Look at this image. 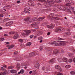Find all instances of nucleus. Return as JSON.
<instances>
[{
  "mask_svg": "<svg viewBox=\"0 0 75 75\" xmlns=\"http://www.w3.org/2000/svg\"><path fill=\"white\" fill-rule=\"evenodd\" d=\"M1 41H4V38H1Z\"/></svg>",
  "mask_w": 75,
  "mask_h": 75,
  "instance_id": "864d4df0",
  "label": "nucleus"
},
{
  "mask_svg": "<svg viewBox=\"0 0 75 75\" xmlns=\"http://www.w3.org/2000/svg\"><path fill=\"white\" fill-rule=\"evenodd\" d=\"M46 70L47 71H48L49 70V67L46 68Z\"/></svg>",
  "mask_w": 75,
  "mask_h": 75,
  "instance_id": "5fc2aeb1",
  "label": "nucleus"
},
{
  "mask_svg": "<svg viewBox=\"0 0 75 75\" xmlns=\"http://www.w3.org/2000/svg\"><path fill=\"white\" fill-rule=\"evenodd\" d=\"M21 71H20V72L18 73V74H21Z\"/></svg>",
  "mask_w": 75,
  "mask_h": 75,
  "instance_id": "0e129e2a",
  "label": "nucleus"
},
{
  "mask_svg": "<svg viewBox=\"0 0 75 75\" xmlns=\"http://www.w3.org/2000/svg\"><path fill=\"white\" fill-rule=\"evenodd\" d=\"M52 50V48H49L48 49V51H51Z\"/></svg>",
  "mask_w": 75,
  "mask_h": 75,
  "instance_id": "de8ad7c7",
  "label": "nucleus"
},
{
  "mask_svg": "<svg viewBox=\"0 0 75 75\" xmlns=\"http://www.w3.org/2000/svg\"><path fill=\"white\" fill-rule=\"evenodd\" d=\"M37 18H38L37 17L35 16L33 17V19H30V18L26 19L25 20V21L27 22V23H28V24H29L30 23H32V22H33V21H35V20H36V19H37Z\"/></svg>",
  "mask_w": 75,
  "mask_h": 75,
  "instance_id": "7ed1b4c3",
  "label": "nucleus"
},
{
  "mask_svg": "<svg viewBox=\"0 0 75 75\" xmlns=\"http://www.w3.org/2000/svg\"><path fill=\"white\" fill-rule=\"evenodd\" d=\"M44 18H45V17H40L38 18V21H42V20H43Z\"/></svg>",
  "mask_w": 75,
  "mask_h": 75,
  "instance_id": "dca6fc26",
  "label": "nucleus"
},
{
  "mask_svg": "<svg viewBox=\"0 0 75 75\" xmlns=\"http://www.w3.org/2000/svg\"><path fill=\"white\" fill-rule=\"evenodd\" d=\"M40 65V64L39 63H36L35 64V66L36 68H39Z\"/></svg>",
  "mask_w": 75,
  "mask_h": 75,
  "instance_id": "aec40b11",
  "label": "nucleus"
},
{
  "mask_svg": "<svg viewBox=\"0 0 75 75\" xmlns=\"http://www.w3.org/2000/svg\"><path fill=\"white\" fill-rule=\"evenodd\" d=\"M24 31L25 32V33H22V35L23 37H26L31 33V31L29 30H24Z\"/></svg>",
  "mask_w": 75,
  "mask_h": 75,
  "instance_id": "20e7f679",
  "label": "nucleus"
},
{
  "mask_svg": "<svg viewBox=\"0 0 75 75\" xmlns=\"http://www.w3.org/2000/svg\"><path fill=\"white\" fill-rule=\"evenodd\" d=\"M72 51H73V52H75V50L74 49H73L72 50Z\"/></svg>",
  "mask_w": 75,
  "mask_h": 75,
  "instance_id": "052dcab7",
  "label": "nucleus"
},
{
  "mask_svg": "<svg viewBox=\"0 0 75 75\" xmlns=\"http://www.w3.org/2000/svg\"><path fill=\"white\" fill-rule=\"evenodd\" d=\"M10 71L11 73H12V74H13L14 73H16V72H17V71L14 69L11 70Z\"/></svg>",
  "mask_w": 75,
  "mask_h": 75,
  "instance_id": "5701e85b",
  "label": "nucleus"
},
{
  "mask_svg": "<svg viewBox=\"0 0 75 75\" xmlns=\"http://www.w3.org/2000/svg\"><path fill=\"white\" fill-rule=\"evenodd\" d=\"M62 30H63V29L62 28H57L55 30V32L57 33L60 31H62Z\"/></svg>",
  "mask_w": 75,
  "mask_h": 75,
  "instance_id": "ddd939ff",
  "label": "nucleus"
},
{
  "mask_svg": "<svg viewBox=\"0 0 75 75\" xmlns=\"http://www.w3.org/2000/svg\"><path fill=\"white\" fill-rule=\"evenodd\" d=\"M33 37H34V35H32L30 36V38H33Z\"/></svg>",
  "mask_w": 75,
  "mask_h": 75,
  "instance_id": "c03bdc74",
  "label": "nucleus"
},
{
  "mask_svg": "<svg viewBox=\"0 0 75 75\" xmlns=\"http://www.w3.org/2000/svg\"><path fill=\"white\" fill-rule=\"evenodd\" d=\"M3 13V11H0V13Z\"/></svg>",
  "mask_w": 75,
  "mask_h": 75,
  "instance_id": "e2e57ef3",
  "label": "nucleus"
},
{
  "mask_svg": "<svg viewBox=\"0 0 75 75\" xmlns=\"http://www.w3.org/2000/svg\"><path fill=\"white\" fill-rule=\"evenodd\" d=\"M69 3H68L67 4H66V6H69V8H70L71 10H73L74 9V8L73 7L69 6V5H70V4H69Z\"/></svg>",
  "mask_w": 75,
  "mask_h": 75,
  "instance_id": "9b49d317",
  "label": "nucleus"
},
{
  "mask_svg": "<svg viewBox=\"0 0 75 75\" xmlns=\"http://www.w3.org/2000/svg\"><path fill=\"white\" fill-rule=\"evenodd\" d=\"M8 8H10V6L9 5L5 6L3 7V10L5 11H6V9H8Z\"/></svg>",
  "mask_w": 75,
  "mask_h": 75,
  "instance_id": "2eb2a0df",
  "label": "nucleus"
},
{
  "mask_svg": "<svg viewBox=\"0 0 75 75\" xmlns=\"http://www.w3.org/2000/svg\"><path fill=\"white\" fill-rule=\"evenodd\" d=\"M36 72V70H34L33 71V73H35Z\"/></svg>",
  "mask_w": 75,
  "mask_h": 75,
  "instance_id": "4d7b16f0",
  "label": "nucleus"
},
{
  "mask_svg": "<svg viewBox=\"0 0 75 75\" xmlns=\"http://www.w3.org/2000/svg\"><path fill=\"white\" fill-rule=\"evenodd\" d=\"M59 52L60 53H63V52H64V51L63 49H62L61 50H60Z\"/></svg>",
  "mask_w": 75,
  "mask_h": 75,
  "instance_id": "2f4dec72",
  "label": "nucleus"
},
{
  "mask_svg": "<svg viewBox=\"0 0 75 75\" xmlns=\"http://www.w3.org/2000/svg\"><path fill=\"white\" fill-rule=\"evenodd\" d=\"M3 28L2 27H0V30H2Z\"/></svg>",
  "mask_w": 75,
  "mask_h": 75,
  "instance_id": "69168bd1",
  "label": "nucleus"
},
{
  "mask_svg": "<svg viewBox=\"0 0 75 75\" xmlns=\"http://www.w3.org/2000/svg\"><path fill=\"white\" fill-rule=\"evenodd\" d=\"M61 0H56V2L57 3H61Z\"/></svg>",
  "mask_w": 75,
  "mask_h": 75,
  "instance_id": "473e14b6",
  "label": "nucleus"
},
{
  "mask_svg": "<svg viewBox=\"0 0 75 75\" xmlns=\"http://www.w3.org/2000/svg\"><path fill=\"white\" fill-rule=\"evenodd\" d=\"M19 36V35H18V34H16L13 37L14 39H17V38H18V37Z\"/></svg>",
  "mask_w": 75,
  "mask_h": 75,
  "instance_id": "412c9836",
  "label": "nucleus"
},
{
  "mask_svg": "<svg viewBox=\"0 0 75 75\" xmlns=\"http://www.w3.org/2000/svg\"><path fill=\"white\" fill-rule=\"evenodd\" d=\"M70 67H71V66L68 65H67L65 66V67L66 68H69Z\"/></svg>",
  "mask_w": 75,
  "mask_h": 75,
  "instance_id": "f704fd0d",
  "label": "nucleus"
},
{
  "mask_svg": "<svg viewBox=\"0 0 75 75\" xmlns=\"http://www.w3.org/2000/svg\"><path fill=\"white\" fill-rule=\"evenodd\" d=\"M2 67H4V68H7V66H6V65H5V64H3L2 65Z\"/></svg>",
  "mask_w": 75,
  "mask_h": 75,
  "instance_id": "79ce46f5",
  "label": "nucleus"
},
{
  "mask_svg": "<svg viewBox=\"0 0 75 75\" xmlns=\"http://www.w3.org/2000/svg\"><path fill=\"white\" fill-rule=\"evenodd\" d=\"M57 60L59 62H61V59H57Z\"/></svg>",
  "mask_w": 75,
  "mask_h": 75,
  "instance_id": "a19ab883",
  "label": "nucleus"
},
{
  "mask_svg": "<svg viewBox=\"0 0 75 75\" xmlns=\"http://www.w3.org/2000/svg\"><path fill=\"white\" fill-rule=\"evenodd\" d=\"M21 74H24V71L23 69H21Z\"/></svg>",
  "mask_w": 75,
  "mask_h": 75,
  "instance_id": "e433bc0d",
  "label": "nucleus"
},
{
  "mask_svg": "<svg viewBox=\"0 0 75 75\" xmlns=\"http://www.w3.org/2000/svg\"><path fill=\"white\" fill-rule=\"evenodd\" d=\"M18 54V52L16 51L14 52V54L15 55H16V54Z\"/></svg>",
  "mask_w": 75,
  "mask_h": 75,
  "instance_id": "8fccbe9b",
  "label": "nucleus"
},
{
  "mask_svg": "<svg viewBox=\"0 0 75 75\" xmlns=\"http://www.w3.org/2000/svg\"><path fill=\"white\" fill-rule=\"evenodd\" d=\"M14 47V45H11L9 46L8 49H10L11 48H13Z\"/></svg>",
  "mask_w": 75,
  "mask_h": 75,
  "instance_id": "bb28decb",
  "label": "nucleus"
},
{
  "mask_svg": "<svg viewBox=\"0 0 75 75\" xmlns=\"http://www.w3.org/2000/svg\"><path fill=\"white\" fill-rule=\"evenodd\" d=\"M20 1H17V3H20Z\"/></svg>",
  "mask_w": 75,
  "mask_h": 75,
  "instance_id": "680f3d73",
  "label": "nucleus"
},
{
  "mask_svg": "<svg viewBox=\"0 0 75 75\" xmlns=\"http://www.w3.org/2000/svg\"><path fill=\"white\" fill-rule=\"evenodd\" d=\"M55 1L52 0H47V2L45 3L44 5L47 7H50L51 6V4H54Z\"/></svg>",
  "mask_w": 75,
  "mask_h": 75,
  "instance_id": "f03ea898",
  "label": "nucleus"
},
{
  "mask_svg": "<svg viewBox=\"0 0 75 75\" xmlns=\"http://www.w3.org/2000/svg\"><path fill=\"white\" fill-rule=\"evenodd\" d=\"M9 33L10 34H14V33L13 32H11Z\"/></svg>",
  "mask_w": 75,
  "mask_h": 75,
  "instance_id": "49530a36",
  "label": "nucleus"
},
{
  "mask_svg": "<svg viewBox=\"0 0 75 75\" xmlns=\"http://www.w3.org/2000/svg\"><path fill=\"white\" fill-rule=\"evenodd\" d=\"M24 12L25 13H28L29 14L30 13V12H29L30 11V7H27L24 8Z\"/></svg>",
  "mask_w": 75,
  "mask_h": 75,
  "instance_id": "39448f33",
  "label": "nucleus"
},
{
  "mask_svg": "<svg viewBox=\"0 0 75 75\" xmlns=\"http://www.w3.org/2000/svg\"><path fill=\"white\" fill-rule=\"evenodd\" d=\"M13 24V21H11L6 23V25L7 27H8L9 26H10V25H11Z\"/></svg>",
  "mask_w": 75,
  "mask_h": 75,
  "instance_id": "6e6552de",
  "label": "nucleus"
},
{
  "mask_svg": "<svg viewBox=\"0 0 75 75\" xmlns=\"http://www.w3.org/2000/svg\"><path fill=\"white\" fill-rule=\"evenodd\" d=\"M70 74L71 75H74L75 74V72L74 71H72L70 72Z\"/></svg>",
  "mask_w": 75,
  "mask_h": 75,
  "instance_id": "72a5a7b5",
  "label": "nucleus"
},
{
  "mask_svg": "<svg viewBox=\"0 0 75 75\" xmlns=\"http://www.w3.org/2000/svg\"><path fill=\"white\" fill-rule=\"evenodd\" d=\"M22 14H24V12H22Z\"/></svg>",
  "mask_w": 75,
  "mask_h": 75,
  "instance_id": "774afa93",
  "label": "nucleus"
},
{
  "mask_svg": "<svg viewBox=\"0 0 75 75\" xmlns=\"http://www.w3.org/2000/svg\"><path fill=\"white\" fill-rule=\"evenodd\" d=\"M55 27V24H51V26L50 25H47V28H53L54 27Z\"/></svg>",
  "mask_w": 75,
  "mask_h": 75,
  "instance_id": "f8f14e48",
  "label": "nucleus"
},
{
  "mask_svg": "<svg viewBox=\"0 0 75 75\" xmlns=\"http://www.w3.org/2000/svg\"><path fill=\"white\" fill-rule=\"evenodd\" d=\"M55 68L56 69H58V70H59L60 72H61L62 71V69L61 67L58 65H56L55 66Z\"/></svg>",
  "mask_w": 75,
  "mask_h": 75,
  "instance_id": "0eeeda50",
  "label": "nucleus"
},
{
  "mask_svg": "<svg viewBox=\"0 0 75 75\" xmlns=\"http://www.w3.org/2000/svg\"><path fill=\"white\" fill-rule=\"evenodd\" d=\"M1 70L2 71H3L4 72H7V70L3 67H1Z\"/></svg>",
  "mask_w": 75,
  "mask_h": 75,
  "instance_id": "a211bd4d",
  "label": "nucleus"
},
{
  "mask_svg": "<svg viewBox=\"0 0 75 75\" xmlns=\"http://www.w3.org/2000/svg\"><path fill=\"white\" fill-rule=\"evenodd\" d=\"M42 49H43V46H42L40 47V51H42Z\"/></svg>",
  "mask_w": 75,
  "mask_h": 75,
  "instance_id": "ea45409f",
  "label": "nucleus"
},
{
  "mask_svg": "<svg viewBox=\"0 0 75 75\" xmlns=\"http://www.w3.org/2000/svg\"><path fill=\"white\" fill-rule=\"evenodd\" d=\"M8 36V35H7V34H5L4 35V36H5V37H7Z\"/></svg>",
  "mask_w": 75,
  "mask_h": 75,
  "instance_id": "bf43d9fd",
  "label": "nucleus"
},
{
  "mask_svg": "<svg viewBox=\"0 0 75 75\" xmlns=\"http://www.w3.org/2000/svg\"><path fill=\"white\" fill-rule=\"evenodd\" d=\"M45 67L44 66L42 68V70H45Z\"/></svg>",
  "mask_w": 75,
  "mask_h": 75,
  "instance_id": "3c124183",
  "label": "nucleus"
},
{
  "mask_svg": "<svg viewBox=\"0 0 75 75\" xmlns=\"http://www.w3.org/2000/svg\"><path fill=\"white\" fill-rule=\"evenodd\" d=\"M38 23H37V22H35L31 25V26L32 27H37V25Z\"/></svg>",
  "mask_w": 75,
  "mask_h": 75,
  "instance_id": "f3484780",
  "label": "nucleus"
},
{
  "mask_svg": "<svg viewBox=\"0 0 75 75\" xmlns=\"http://www.w3.org/2000/svg\"><path fill=\"white\" fill-rule=\"evenodd\" d=\"M31 45V42H28L26 44V46H30V45Z\"/></svg>",
  "mask_w": 75,
  "mask_h": 75,
  "instance_id": "cd10ccee",
  "label": "nucleus"
},
{
  "mask_svg": "<svg viewBox=\"0 0 75 75\" xmlns=\"http://www.w3.org/2000/svg\"><path fill=\"white\" fill-rule=\"evenodd\" d=\"M28 5H29L30 6H33L34 7V3L32 1H29L28 2Z\"/></svg>",
  "mask_w": 75,
  "mask_h": 75,
  "instance_id": "1a4fd4ad",
  "label": "nucleus"
},
{
  "mask_svg": "<svg viewBox=\"0 0 75 75\" xmlns=\"http://www.w3.org/2000/svg\"><path fill=\"white\" fill-rule=\"evenodd\" d=\"M57 75H63V74L61 73L58 72L57 73Z\"/></svg>",
  "mask_w": 75,
  "mask_h": 75,
  "instance_id": "c756f323",
  "label": "nucleus"
},
{
  "mask_svg": "<svg viewBox=\"0 0 75 75\" xmlns=\"http://www.w3.org/2000/svg\"><path fill=\"white\" fill-rule=\"evenodd\" d=\"M68 59L64 57L63 58V61L64 62H67Z\"/></svg>",
  "mask_w": 75,
  "mask_h": 75,
  "instance_id": "a878e982",
  "label": "nucleus"
},
{
  "mask_svg": "<svg viewBox=\"0 0 75 75\" xmlns=\"http://www.w3.org/2000/svg\"><path fill=\"white\" fill-rule=\"evenodd\" d=\"M14 68V67L13 66H10L8 67V69H13Z\"/></svg>",
  "mask_w": 75,
  "mask_h": 75,
  "instance_id": "393cba45",
  "label": "nucleus"
},
{
  "mask_svg": "<svg viewBox=\"0 0 75 75\" xmlns=\"http://www.w3.org/2000/svg\"><path fill=\"white\" fill-rule=\"evenodd\" d=\"M42 42V40H41L40 41V42L41 43Z\"/></svg>",
  "mask_w": 75,
  "mask_h": 75,
  "instance_id": "338daca9",
  "label": "nucleus"
},
{
  "mask_svg": "<svg viewBox=\"0 0 75 75\" xmlns=\"http://www.w3.org/2000/svg\"><path fill=\"white\" fill-rule=\"evenodd\" d=\"M66 2H70V0H65Z\"/></svg>",
  "mask_w": 75,
  "mask_h": 75,
  "instance_id": "09e8293b",
  "label": "nucleus"
},
{
  "mask_svg": "<svg viewBox=\"0 0 75 75\" xmlns=\"http://www.w3.org/2000/svg\"><path fill=\"white\" fill-rule=\"evenodd\" d=\"M2 75H6V73L5 72H1Z\"/></svg>",
  "mask_w": 75,
  "mask_h": 75,
  "instance_id": "7c9ffc66",
  "label": "nucleus"
},
{
  "mask_svg": "<svg viewBox=\"0 0 75 75\" xmlns=\"http://www.w3.org/2000/svg\"><path fill=\"white\" fill-rule=\"evenodd\" d=\"M66 8V10H67V12L68 13H70V12H71V11L70 10V9L71 10V9L70 8V9H69L68 8Z\"/></svg>",
  "mask_w": 75,
  "mask_h": 75,
  "instance_id": "c85d7f7f",
  "label": "nucleus"
},
{
  "mask_svg": "<svg viewBox=\"0 0 75 75\" xmlns=\"http://www.w3.org/2000/svg\"><path fill=\"white\" fill-rule=\"evenodd\" d=\"M18 40H19V41L21 42H23V40L21 39H19Z\"/></svg>",
  "mask_w": 75,
  "mask_h": 75,
  "instance_id": "37998d69",
  "label": "nucleus"
},
{
  "mask_svg": "<svg viewBox=\"0 0 75 75\" xmlns=\"http://www.w3.org/2000/svg\"><path fill=\"white\" fill-rule=\"evenodd\" d=\"M69 35H70V33L68 32L67 33H65L64 34L65 36H68Z\"/></svg>",
  "mask_w": 75,
  "mask_h": 75,
  "instance_id": "b1692460",
  "label": "nucleus"
},
{
  "mask_svg": "<svg viewBox=\"0 0 75 75\" xmlns=\"http://www.w3.org/2000/svg\"><path fill=\"white\" fill-rule=\"evenodd\" d=\"M37 54V52H33L30 53L29 54L30 57H33L34 56H35Z\"/></svg>",
  "mask_w": 75,
  "mask_h": 75,
  "instance_id": "423d86ee",
  "label": "nucleus"
},
{
  "mask_svg": "<svg viewBox=\"0 0 75 75\" xmlns=\"http://www.w3.org/2000/svg\"><path fill=\"white\" fill-rule=\"evenodd\" d=\"M38 1H41L42 2H44V1H45V0H38Z\"/></svg>",
  "mask_w": 75,
  "mask_h": 75,
  "instance_id": "603ef678",
  "label": "nucleus"
},
{
  "mask_svg": "<svg viewBox=\"0 0 75 75\" xmlns=\"http://www.w3.org/2000/svg\"><path fill=\"white\" fill-rule=\"evenodd\" d=\"M68 61L69 62H72V59H69Z\"/></svg>",
  "mask_w": 75,
  "mask_h": 75,
  "instance_id": "58836bf2",
  "label": "nucleus"
},
{
  "mask_svg": "<svg viewBox=\"0 0 75 75\" xmlns=\"http://www.w3.org/2000/svg\"><path fill=\"white\" fill-rule=\"evenodd\" d=\"M47 35H50V32H48L47 33Z\"/></svg>",
  "mask_w": 75,
  "mask_h": 75,
  "instance_id": "6e6d98bb",
  "label": "nucleus"
},
{
  "mask_svg": "<svg viewBox=\"0 0 75 75\" xmlns=\"http://www.w3.org/2000/svg\"><path fill=\"white\" fill-rule=\"evenodd\" d=\"M32 72H33V71H30L29 72V74H31Z\"/></svg>",
  "mask_w": 75,
  "mask_h": 75,
  "instance_id": "13d9d810",
  "label": "nucleus"
},
{
  "mask_svg": "<svg viewBox=\"0 0 75 75\" xmlns=\"http://www.w3.org/2000/svg\"><path fill=\"white\" fill-rule=\"evenodd\" d=\"M65 6H63L62 5L60 6V10H67Z\"/></svg>",
  "mask_w": 75,
  "mask_h": 75,
  "instance_id": "4468645a",
  "label": "nucleus"
},
{
  "mask_svg": "<svg viewBox=\"0 0 75 75\" xmlns=\"http://www.w3.org/2000/svg\"><path fill=\"white\" fill-rule=\"evenodd\" d=\"M16 68H17V69H19L20 68V65L19 63H17L16 65Z\"/></svg>",
  "mask_w": 75,
  "mask_h": 75,
  "instance_id": "4be33fe9",
  "label": "nucleus"
},
{
  "mask_svg": "<svg viewBox=\"0 0 75 75\" xmlns=\"http://www.w3.org/2000/svg\"><path fill=\"white\" fill-rule=\"evenodd\" d=\"M54 59H51L49 62V63L51 64H52L54 62Z\"/></svg>",
  "mask_w": 75,
  "mask_h": 75,
  "instance_id": "6ab92c4d",
  "label": "nucleus"
},
{
  "mask_svg": "<svg viewBox=\"0 0 75 75\" xmlns=\"http://www.w3.org/2000/svg\"><path fill=\"white\" fill-rule=\"evenodd\" d=\"M10 20V19H9L8 18H7L6 19H5L4 20L6 21H8L9 20Z\"/></svg>",
  "mask_w": 75,
  "mask_h": 75,
  "instance_id": "4c0bfd02",
  "label": "nucleus"
},
{
  "mask_svg": "<svg viewBox=\"0 0 75 75\" xmlns=\"http://www.w3.org/2000/svg\"><path fill=\"white\" fill-rule=\"evenodd\" d=\"M59 52V50H54L53 52V54H54L55 55H57L58 52Z\"/></svg>",
  "mask_w": 75,
  "mask_h": 75,
  "instance_id": "9d476101",
  "label": "nucleus"
},
{
  "mask_svg": "<svg viewBox=\"0 0 75 75\" xmlns=\"http://www.w3.org/2000/svg\"><path fill=\"white\" fill-rule=\"evenodd\" d=\"M42 37H39L38 38V40H42Z\"/></svg>",
  "mask_w": 75,
  "mask_h": 75,
  "instance_id": "c9c22d12",
  "label": "nucleus"
},
{
  "mask_svg": "<svg viewBox=\"0 0 75 75\" xmlns=\"http://www.w3.org/2000/svg\"><path fill=\"white\" fill-rule=\"evenodd\" d=\"M62 43L64 44V45H66V44H67L68 42L65 41L63 42L61 41L58 40L54 41L52 42H50L49 44H51L52 45L54 44L55 46H57L58 45H59V44H62Z\"/></svg>",
  "mask_w": 75,
  "mask_h": 75,
  "instance_id": "f257e3e1",
  "label": "nucleus"
},
{
  "mask_svg": "<svg viewBox=\"0 0 75 75\" xmlns=\"http://www.w3.org/2000/svg\"><path fill=\"white\" fill-rule=\"evenodd\" d=\"M3 16H4V15H3V14H1L0 15V17H3Z\"/></svg>",
  "mask_w": 75,
  "mask_h": 75,
  "instance_id": "a18cd8bd",
  "label": "nucleus"
}]
</instances>
